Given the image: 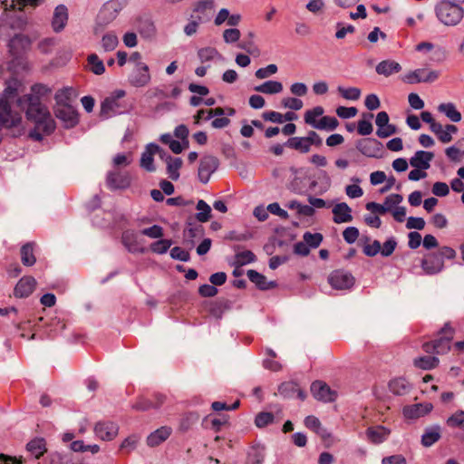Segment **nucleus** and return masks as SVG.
I'll return each instance as SVG.
<instances>
[{"mask_svg": "<svg viewBox=\"0 0 464 464\" xmlns=\"http://www.w3.org/2000/svg\"><path fill=\"white\" fill-rule=\"evenodd\" d=\"M141 234L150 238H160L163 236V229L161 227L154 225L150 227L144 228Z\"/></svg>", "mask_w": 464, "mask_h": 464, "instance_id": "obj_56", "label": "nucleus"}, {"mask_svg": "<svg viewBox=\"0 0 464 464\" xmlns=\"http://www.w3.org/2000/svg\"><path fill=\"white\" fill-rule=\"evenodd\" d=\"M227 114L222 116H214V120L211 121V126L214 129H223L230 124V120Z\"/></svg>", "mask_w": 464, "mask_h": 464, "instance_id": "obj_59", "label": "nucleus"}, {"mask_svg": "<svg viewBox=\"0 0 464 464\" xmlns=\"http://www.w3.org/2000/svg\"><path fill=\"white\" fill-rule=\"evenodd\" d=\"M125 5V0H110L102 6L99 13V18L104 23H109L116 18Z\"/></svg>", "mask_w": 464, "mask_h": 464, "instance_id": "obj_10", "label": "nucleus"}, {"mask_svg": "<svg viewBox=\"0 0 464 464\" xmlns=\"http://www.w3.org/2000/svg\"><path fill=\"white\" fill-rule=\"evenodd\" d=\"M22 121L20 112L13 111L5 102H0V130L17 126Z\"/></svg>", "mask_w": 464, "mask_h": 464, "instance_id": "obj_7", "label": "nucleus"}, {"mask_svg": "<svg viewBox=\"0 0 464 464\" xmlns=\"http://www.w3.org/2000/svg\"><path fill=\"white\" fill-rule=\"evenodd\" d=\"M68 21V10L63 5H58L53 13L52 21L53 28L55 32L62 31L66 25Z\"/></svg>", "mask_w": 464, "mask_h": 464, "instance_id": "obj_22", "label": "nucleus"}, {"mask_svg": "<svg viewBox=\"0 0 464 464\" xmlns=\"http://www.w3.org/2000/svg\"><path fill=\"white\" fill-rule=\"evenodd\" d=\"M34 243H27L22 246L21 259L24 266H31L35 263L36 258L34 256Z\"/></svg>", "mask_w": 464, "mask_h": 464, "instance_id": "obj_34", "label": "nucleus"}, {"mask_svg": "<svg viewBox=\"0 0 464 464\" xmlns=\"http://www.w3.org/2000/svg\"><path fill=\"white\" fill-rule=\"evenodd\" d=\"M172 433L170 427L162 426L150 433L147 438V444L150 447H156L164 442Z\"/></svg>", "mask_w": 464, "mask_h": 464, "instance_id": "obj_20", "label": "nucleus"}, {"mask_svg": "<svg viewBox=\"0 0 464 464\" xmlns=\"http://www.w3.org/2000/svg\"><path fill=\"white\" fill-rule=\"evenodd\" d=\"M434 154L430 151L419 150L410 160V164L413 168L420 169H428L430 167V161L432 160Z\"/></svg>", "mask_w": 464, "mask_h": 464, "instance_id": "obj_19", "label": "nucleus"}, {"mask_svg": "<svg viewBox=\"0 0 464 464\" xmlns=\"http://www.w3.org/2000/svg\"><path fill=\"white\" fill-rule=\"evenodd\" d=\"M436 14L444 24L455 25L461 21L463 9L451 2L442 1L436 7Z\"/></svg>", "mask_w": 464, "mask_h": 464, "instance_id": "obj_3", "label": "nucleus"}, {"mask_svg": "<svg viewBox=\"0 0 464 464\" xmlns=\"http://www.w3.org/2000/svg\"><path fill=\"white\" fill-rule=\"evenodd\" d=\"M449 186L444 182H435L432 187V193L438 197H445L449 194Z\"/></svg>", "mask_w": 464, "mask_h": 464, "instance_id": "obj_64", "label": "nucleus"}, {"mask_svg": "<svg viewBox=\"0 0 464 464\" xmlns=\"http://www.w3.org/2000/svg\"><path fill=\"white\" fill-rule=\"evenodd\" d=\"M151 76L148 65H140L129 76V82L134 87H144L150 83Z\"/></svg>", "mask_w": 464, "mask_h": 464, "instance_id": "obj_12", "label": "nucleus"}, {"mask_svg": "<svg viewBox=\"0 0 464 464\" xmlns=\"http://www.w3.org/2000/svg\"><path fill=\"white\" fill-rule=\"evenodd\" d=\"M235 113H236V110L231 107H227V108L217 107V108L209 109V110L201 109L194 116V123L199 124L201 120L208 121V120L212 119L214 116H222L224 114H227V116H233V115H235Z\"/></svg>", "mask_w": 464, "mask_h": 464, "instance_id": "obj_13", "label": "nucleus"}, {"mask_svg": "<svg viewBox=\"0 0 464 464\" xmlns=\"http://www.w3.org/2000/svg\"><path fill=\"white\" fill-rule=\"evenodd\" d=\"M167 172L172 180L179 178V169L182 167V160L180 158L168 157L166 159Z\"/></svg>", "mask_w": 464, "mask_h": 464, "instance_id": "obj_30", "label": "nucleus"}, {"mask_svg": "<svg viewBox=\"0 0 464 464\" xmlns=\"http://www.w3.org/2000/svg\"><path fill=\"white\" fill-rule=\"evenodd\" d=\"M247 276L261 290L271 289L276 285L275 282H267L265 276L255 270H248Z\"/></svg>", "mask_w": 464, "mask_h": 464, "instance_id": "obj_27", "label": "nucleus"}, {"mask_svg": "<svg viewBox=\"0 0 464 464\" xmlns=\"http://www.w3.org/2000/svg\"><path fill=\"white\" fill-rule=\"evenodd\" d=\"M304 426L315 432L316 434L324 437L325 430L322 427L321 421L315 416L310 415L304 419Z\"/></svg>", "mask_w": 464, "mask_h": 464, "instance_id": "obj_38", "label": "nucleus"}, {"mask_svg": "<svg viewBox=\"0 0 464 464\" xmlns=\"http://www.w3.org/2000/svg\"><path fill=\"white\" fill-rule=\"evenodd\" d=\"M343 237L347 243L353 244L359 237V230L354 227H349L343 230Z\"/></svg>", "mask_w": 464, "mask_h": 464, "instance_id": "obj_54", "label": "nucleus"}, {"mask_svg": "<svg viewBox=\"0 0 464 464\" xmlns=\"http://www.w3.org/2000/svg\"><path fill=\"white\" fill-rule=\"evenodd\" d=\"M425 227V220L422 218L411 217L407 219L406 227L408 229L421 230Z\"/></svg>", "mask_w": 464, "mask_h": 464, "instance_id": "obj_61", "label": "nucleus"}, {"mask_svg": "<svg viewBox=\"0 0 464 464\" xmlns=\"http://www.w3.org/2000/svg\"><path fill=\"white\" fill-rule=\"evenodd\" d=\"M218 167V160L212 156H207L201 159L198 168V178L201 182L207 183L211 174Z\"/></svg>", "mask_w": 464, "mask_h": 464, "instance_id": "obj_15", "label": "nucleus"}, {"mask_svg": "<svg viewBox=\"0 0 464 464\" xmlns=\"http://www.w3.org/2000/svg\"><path fill=\"white\" fill-rule=\"evenodd\" d=\"M440 439V427L429 428L425 430L421 438V443L424 447H430Z\"/></svg>", "mask_w": 464, "mask_h": 464, "instance_id": "obj_33", "label": "nucleus"}, {"mask_svg": "<svg viewBox=\"0 0 464 464\" xmlns=\"http://www.w3.org/2000/svg\"><path fill=\"white\" fill-rule=\"evenodd\" d=\"M126 92L116 90L104 99L101 105V113L105 117L121 114L127 111V103L124 101Z\"/></svg>", "mask_w": 464, "mask_h": 464, "instance_id": "obj_2", "label": "nucleus"}, {"mask_svg": "<svg viewBox=\"0 0 464 464\" xmlns=\"http://www.w3.org/2000/svg\"><path fill=\"white\" fill-rule=\"evenodd\" d=\"M57 116L63 117L64 120L69 121L72 124H74L77 121V114L71 107H66L63 110H60Z\"/></svg>", "mask_w": 464, "mask_h": 464, "instance_id": "obj_58", "label": "nucleus"}, {"mask_svg": "<svg viewBox=\"0 0 464 464\" xmlns=\"http://www.w3.org/2000/svg\"><path fill=\"white\" fill-rule=\"evenodd\" d=\"M198 56L201 63H208L219 57L218 51L214 47H204L198 51Z\"/></svg>", "mask_w": 464, "mask_h": 464, "instance_id": "obj_39", "label": "nucleus"}, {"mask_svg": "<svg viewBox=\"0 0 464 464\" xmlns=\"http://www.w3.org/2000/svg\"><path fill=\"white\" fill-rule=\"evenodd\" d=\"M354 184L347 185L345 187V193L350 198H358L363 195L362 188L358 185L360 179L358 178H353Z\"/></svg>", "mask_w": 464, "mask_h": 464, "instance_id": "obj_44", "label": "nucleus"}, {"mask_svg": "<svg viewBox=\"0 0 464 464\" xmlns=\"http://www.w3.org/2000/svg\"><path fill=\"white\" fill-rule=\"evenodd\" d=\"M402 201V197L399 194H392L389 195L385 200L384 204L386 206V208H388L389 211H392L393 208H397V206Z\"/></svg>", "mask_w": 464, "mask_h": 464, "instance_id": "obj_57", "label": "nucleus"}, {"mask_svg": "<svg viewBox=\"0 0 464 464\" xmlns=\"http://www.w3.org/2000/svg\"><path fill=\"white\" fill-rule=\"evenodd\" d=\"M438 111L445 114L453 122H459L461 120V113L452 102L440 103L438 106Z\"/></svg>", "mask_w": 464, "mask_h": 464, "instance_id": "obj_28", "label": "nucleus"}, {"mask_svg": "<svg viewBox=\"0 0 464 464\" xmlns=\"http://www.w3.org/2000/svg\"><path fill=\"white\" fill-rule=\"evenodd\" d=\"M255 91L264 94H276L283 91V84L277 81H266L256 86Z\"/></svg>", "mask_w": 464, "mask_h": 464, "instance_id": "obj_29", "label": "nucleus"}, {"mask_svg": "<svg viewBox=\"0 0 464 464\" xmlns=\"http://www.w3.org/2000/svg\"><path fill=\"white\" fill-rule=\"evenodd\" d=\"M51 90L44 84L36 83L31 87V93L24 95L17 100V105L24 109L26 104L27 119L35 124L31 137L41 140L43 135L52 133L55 129V122L46 106L41 103V99L47 96Z\"/></svg>", "mask_w": 464, "mask_h": 464, "instance_id": "obj_1", "label": "nucleus"}, {"mask_svg": "<svg viewBox=\"0 0 464 464\" xmlns=\"http://www.w3.org/2000/svg\"><path fill=\"white\" fill-rule=\"evenodd\" d=\"M337 90H338V92L342 95V97L346 100L356 101L361 96V91H360V89H358L356 87H350V88L338 87Z\"/></svg>", "mask_w": 464, "mask_h": 464, "instance_id": "obj_45", "label": "nucleus"}, {"mask_svg": "<svg viewBox=\"0 0 464 464\" xmlns=\"http://www.w3.org/2000/svg\"><path fill=\"white\" fill-rule=\"evenodd\" d=\"M445 153L452 161H459L464 158V151L455 146L447 148Z\"/></svg>", "mask_w": 464, "mask_h": 464, "instance_id": "obj_51", "label": "nucleus"}, {"mask_svg": "<svg viewBox=\"0 0 464 464\" xmlns=\"http://www.w3.org/2000/svg\"><path fill=\"white\" fill-rule=\"evenodd\" d=\"M368 439L375 444L382 443L390 435V430L382 426L371 427L367 430Z\"/></svg>", "mask_w": 464, "mask_h": 464, "instance_id": "obj_25", "label": "nucleus"}, {"mask_svg": "<svg viewBox=\"0 0 464 464\" xmlns=\"http://www.w3.org/2000/svg\"><path fill=\"white\" fill-rule=\"evenodd\" d=\"M274 421V415L270 412H260L256 415L255 423L258 428H264Z\"/></svg>", "mask_w": 464, "mask_h": 464, "instance_id": "obj_50", "label": "nucleus"}, {"mask_svg": "<svg viewBox=\"0 0 464 464\" xmlns=\"http://www.w3.org/2000/svg\"><path fill=\"white\" fill-rule=\"evenodd\" d=\"M389 390L395 395H403L409 391V382L401 377L394 378L389 382Z\"/></svg>", "mask_w": 464, "mask_h": 464, "instance_id": "obj_32", "label": "nucleus"}, {"mask_svg": "<svg viewBox=\"0 0 464 464\" xmlns=\"http://www.w3.org/2000/svg\"><path fill=\"white\" fill-rule=\"evenodd\" d=\"M95 436L102 441H111L119 434V425L109 420L97 421L93 426Z\"/></svg>", "mask_w": 464, "mask_h": 464, "instance_id": "obj_6", "label": "nucleus"}, {"mask_svg": "<svg viewBox=\"0 0 464 464\" xmlns=\"http://www.w3.org/2000/svg\"><path fill=\"white\" fill-rule=\"evenodd\" d=\"M443 336L432 342L423 343L422 348L428 353L443 354L450 349V341L453 337V330L450 327H445L442 330Z\"/></svg>", "mask_w": 464, "mask_h": 464, "instance_id": "obj_5", "label": "nucleus"}, {"mask_svg": "<svg viewBox=\"0 0 464 464\" xmlns=\"http://www.w3.org/2000/svg\"><path fill=\"white\" fill-rule=\"evenodd\" d=\"M196 218L201 223H206L211 218V208L203 199L198 201Z\"/></svg>", "mask_w": 464, "mask_h": 464, "instance_id": "obj_35", "label": "nucleus"}, {"mask_svg": "<svg viewBox=\"0 0 464 464\" xmlns=\"http://www.w3.org/2000/svg\"><path fill=\"white\" fill-rule=\"evenodd\" d=\"M119 44L118 37L113 33H108L102 39V46L106 52L113 51Z\"/></svg>", "mask_w": 464, "mask_h": 464, "instance_id": "obj_42", "label": "nucleus"}, {"mask_svg": "<svg viewBox=\"0 0 464 464\" xmlns=\"http://www.w3.org/2000/svg\"><path fill=\"white\" fill-rule=\"evenodd\" d=\"M442 143H449L452 140V134L458 132V128L452 124H447L444 127L439 123L433 126L431 130Z\"/></svg>", "mask_w": 464, "mask_h": 464, "instance_id": "obj_18", "label": "nucleus"}, {"mask_svg": "<svg viewBox=\"0 0 464 464\" xmlns=\"http://www.w3.org/2000/svg\"><path fill=\"white\" fill-rule=\"evenodd\" d=\"M332 212L333 220L336 224L348 223L353 220L352 208L344 202L334 205Z\"/></svg>", "mask_w": 464, "mask_h": 464, "instance_id": "obj_17", "label": "nucleus"}, {"mask_svg": "<svg viewBox=\"0 0 464 464\" xmlns=\"http://www.w3.org/2000/svg\"><path fill=\"white\" fill-rule=\"evenodd\" d=\"M36 287V280L33 276H24L16 284L14 295L16 298L28 297Z\"/></svg>", "mask_w": 464, "mask_h": 464, "instance_id": "obj_14", "label": "nucleus"}, {"mask_svg": "<svg viewBox=\"0 0 464 464\" xmlns=\"http://www.w3.org/2000/svg\"><path fill=\"white\" fill-rule=\"evenodd\" d=\"M358 111L355 107L340 106L336 109V114L343 119L353 118L357 114Z\"/></svg>", "mask_w": 464, "mask_h": 464, "instance_id": "obj_55", "label": "nucleus"}, {"mask_svg": "<svg viewBox=\"0 0 464 464\" xmlns=\"http://www.w3.org/2000/svg\"><path fill=\"white\" fill-rule=\"evenodd\" d=\"M241 33L238 29L231 28L227 29L223 33L224 41L227 44L235 43L239 40Z\"/></svg>", "mask_w": 464, "mask_h": 464, "instance_id": "obj_53", "label": "nucleus"}, {"mask_svg": "<svg viewBox=\"0 0 464 464\" xmlns=\"http://www.w3.org/2000/svg\"><path fill=\"white\" fill-rule=\"evenodd\" d=\"M169 87H170V90H168L166 88V91L160 90L159 88L155 89L154 95L157 97H160V98H167V97L176 98L180 94L181 90L179 86L171 85Z\"/></svg>", "mask_w": 464, "mask_h": 464, "instance_id": "obj_47", "label": "nucleus"}, {"mask_svg": "<svg viewBox=\"0 0 464 464\" xmlns=\"http://www.w3.org/2000/svg\"><path fill=\"white\" fill-rule=\"evenodd\" d=\"M27 451L35 459L42 457L47 450L44 439L35 438L26 445Z\"/></svg>", "mask_w": 464, "mask_h": 464, "instance_id": "obj_26", "label": "nucleus"}, {"mask_svg": "<svg viewBox=\"0 0 464 464\" xmlns=\"http://www.w3.org/2000/svg\"><path fill=\"white\" fill-rule=\"evenodd\" d=\"M277 66L276 64H269L266 67L258 69L255 75L257 79H266L277 72Z\"/></svg>", "mask_w": 464, "mask_h": 464, "instance_id": "obj_49", "label": "nucleus"}, {"mask_svg": "<svg viewBox=\"0 0 464 464\" xmlns=\"http://www.w3.org/2000/svg\"><path fill=\"white\" fill-rule=\"evenodd\" d=\"M88 67L94 74L101 75L105 72L103 62L97 54H90L87 58Z\"/></svg>", "mask_w": 464, "mask_h": 464, "instance_id": "obj_37", "label": "nucleus"}, {"mask_svg": "<svg viewBox=\"0 0 464 464\" xmlns=\"http://www.w3.org/2000/svg\"><path fill=\"white\" fill-rule=\"evenodd\" d=\"M366 209L370 211L372 214L383 215L386 212H389L388 208H386L385 204H378L375 202H368L365 206Z\"/></svg>", "mask_w": 464, "mask_h": 464, "instance_id": "obj_52", "label": "nucleus"}, {"mask_svg": "<svg viewBox=\"0 0 464 464\" xmlns=\"http://www.w3.org/2000/svg\"><path fill=\"white\" fill-rule=\"evenodd\" d=\"M304 241L308 246L311 247H317L320 246L321 242L323 241V236L320 233H310L306 232L304 235Z\"/></svg>", "mask_w": 464, "mask_h": 464, "instance_id": "obj_48", "label": "nucleus"}, {"mask_svg": "<svg viewBox=\"0 0 464 464\" xmlns=\"http://www.w3.org/2000/svg\"><path fill=\"white\" fill-rule=\"evenodd\" d=\"M156 154L162 158V150L158 145L149 144L141 155L140 166L148 171H154L155 167L153 165V157Z\"/></svg>", "mask_w": 464, "mask_h": 464, "instance_id": "obj_16", "label": "nucleus"}, {"mask_svg": "<svg viewBox=\"0 0 464 464\" xmlns=\"http://www.w3.org/2000/svg\"><path fill=\"white\" fill-rule=\"evenodd\" d=\"M171 245L172 241L169 239H160L150 245V250L157 254H164Z\"/></svg>", "mask_w": 464, "mask_h": 464, "instance_id": "obj_46", "label": "nucleus"}, {"mask_svg": "<svg viewBox=\"0 0 464 464\" xmlns=\"http://www.w3.org/2000/svg\"><path fill=\"white\" fill-rule=\"evenodd\" d=\"M439 359L435 356L426 355L415 358L413 365L421 370H431L438 366Z\"/></svg>", "mask_w": 464, "mask_h": 464, "instance_id": "obj_31", "label": "nucleus"}, {"mask_svg": "<svg viewBox=\"0 0 464 464\" xmlns=\"http://www.w3.org/2000/svg\"><path fill=\"white\" fill-rule=\"evenodd\" d=\"M255 255L251 251H243L237 255V263L244 266L255 261Z\"/></svg>", "mask_w": 464, "mask_h": 464, "instance_id": "obj_60", "label": "nucleus"}, {"mask_svg": "<svg viewBox=\"0 0 464 464\" xmlns=\"http://www.w3.org/2000/svg\"><path fill=\"white\" fill-rule=\"evenodd\" d=\"M440 72L428 67L419 68L408 72L401 76V81L408 84H418L420 82H433L440 78Z\"/></svg>", "mask_w": 464, "mask_h": 464, "instance_id": "obj_4", "label": "nucleus"}, {"mask_svg": "<svg viewBox=\"0 0 464 464\" xmlns=\"http://www.w3.org/2000/svg\"><path fill=\"white\" fill-rule=\"evenodd\" d=\"M330 285L337 290L349 289L354 284L353 276L343 270H334L328 276Z\"/></svg>", "mask_w": 464, "mask_h": 464, "instance_id": "obj_8", "label": "nucleus"}, {"mask_svg": "<svg viewBox=\"0 0 464 464\" xmlns=\"http://www.w3.org/2000/svg\"><path fill=\"white\" fill-rule=\"evenodd\" d=\"M338 126V121L334 117L324 116L318 121V124L315 125V129L333 130Z\"/></svg>", "mask_w": 464, "mask_h": 464, "instance_id": "obj_43", "label": "nucleus"}, {"mask_svg": "<svg viewBox=\"0 0 464 464\" xmlns=\"http://www.w3.org/2000/svg\"><path fill=\"white\" fill-rule=\"evenodd\" d=\"M433 409L430 402L407 405L403 408V416L408 420H416L429 414Z\"/></svg>", "mask_w": 464, "mask_h": 464, "instance_id": "obj_11", "label": "nucleus"}, {"mask_svg": "<svg viewBox=\"0 0 464 464\" xmlns=\"http://www.w3.org/2000/svg\"><path fill=\"white\" fill-rule=\"evenodd\" d=\"M324 113V109L322 107H315L313 110L307 111L304 114V121L307 124L315 128V125L318 124V118L321 117Z\"/></svg>", "mask_w": 464, "mask_h": 464, "instance_id": "obj_41", "label": "nucleus"}, {"mask_svg": "<svg viewBox=\"0 0 464 464\" xmlns=\"http://www.w3.org/2000/svg\"><path fill=\"white\" fill-rule=\"evenodd\" d=\"M446 423L450 428H458L464 431V411H456L448 418Z\"/></svg>", "mask_w": 464, "mask_h": 464, "instance_id": "obj_40", "label": "nucleus"}, {"mask_svg": "<svg viewBox=\"0 0 464 464\" xmlns=\"http://www.w3.org/2000/svg\"><path fill=\"white\" fill-rule=\"evenodd\" d=\"M423 269L429 274L440 272L443 267V259L438 254H430L422 261Z\"/></svg>", "mask_w": 464, "mask_h": 464, "instance_id": "obj_21", "label": "nucleus"}, {"mask_svg": "<svg viewBox=\"0 0 464 464\" xmlns=\"http://www.w3.org/2000/svg\"><path fill=\"white\" fill-rule=\"evenodd\" d=\"M311 392L316 400L324 402H332L337 398V392L323 381L314 382L311 385Z\"/></svg>", "mask_w": 464, "mask_h": 464, "instance_id": "obj_9", "label": "nucleus"}, {"mask_svg": "<svg viewBox=\"0 0 464 464\" xmlns=\"http://www.w3.org/2000/svg\"><path fill=\"white\" fill-rule=\"evenodd\" d=\"M363 252L368 256H374L378 253H381V243L378 240H374L373 242L367 244L363 247Z\"/></svg>", "mask_w": 464, "mask_h": 464, "instance_id": "obj_62", "label": "nucleus"}, {"mask_svg": "<svg viewBox=\"0 0 464 464\" xmlns=\"http://www.w3.org/2000/svg\"><path fill=\"white\" fill-rule=\"evenodd\" d=\"M22 91V82L17 79H10L6 82V86L4 90V97L0 100V102L4 101L9 105L8 100L14 98Z\"/></svg>", "mask_w": 464, "mask_h": 464, "instance_id": "obj_24", "label": "nucleus"}, {"mask_svg": "<svg viewBox=\"0 0 464 464\" xmlns=\"http://www.w3.org/2000/svg\"><path fill=\"white\" fill-rule=\"evenodd\" d=\"M288 147L295 149L302 153H306L310 150L309 140L306 137H294L288 140Z\"/></svg>", "mask_w": 464, "mask_h": 464, "instance_id": "obj_36", "label": "nucleus"}, {"mask_svg": "<svg viewBox=\"0 0 464 464\" xmlns=\"http://www.w3.org/2000/svg\"><path fill=\"white\" fill-rule=\"evenodd\" d=\"M401 71V65L393 60H384L376 66V72L386 77Z\"/></svg>", "mask_w": 464, "mask_h": 464, "instance_id": "obj_23", "label": "nucleus"}, {"mask_svg": "<svg viewBox=\"0 0 464 464\" xmlns=\"http://www.w3.org/2000/svg\"><path fill=\"white\" fill-rule=\"evenodd\" d=\"M397 242L393 238L388 239L382 246L381 245V254L383 256H391L395 250Z\"/></svg>", "mask_w": 464, "mask_h": 464, "instance_id": "obj_63", "label": "nucleus"}]
</instances>
